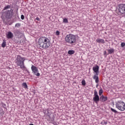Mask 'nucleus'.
Returning a JSON list of instances; mask_svg holds the SVG:
<instances>
[{"instance_id": "obj_13", "label": "nucleus", "mask_w": 125, "mask_h": 125, "mask_svg": "<svg viewBox=\"0 0 125 125\" xmlns=\"http://www.w3.org/2000/svg\"><path fill=\"white\" fill-rule=\"evenodd\" d=\"M96 42L99 43H105V41L103 39H98L96 40Z\"/></svg>"}, {"instance_id": "obj_10", "label": "nucleus", "mask_w": 125, "mask_h": 125, "mask_svg": "<svg viewBox=\"0 0 125 125\" xmlns=\"http://www.w3.org/2000/svg\"><path fill=\"white\" fill-rule=\"evenodd\" d=\"M93 80H95V83H99V77L98 76L95 75L93 77Z\"/></svg>"}, {"instance_id": "obj_5", "label": "nucleus", "mask_w": 125, "mask_h": 125, "mask_svg": "<svg viewBox=\"0 0 125 125\" xmlns=\"http://www.w3.org/2000/svg\"><path fill=\"white\" fill-rule=\"evenodd\" d=\"M116 108L120 110V111H125V103L122 101H118L115 102Z\"/></svg>"}, {"instance_id": "obj_16", "label": "nucleus", "mask_w": 125, "mask_h": 125, "mask_svg": "<svg viewBox=\"0 0 125 125\" xmlns=\"http://www.w3.org/2000/svg\"><path fill=\"white\" fill-rule=\"evenodd\" d=\"M108 52L109 54H112V53H113L114 52V49H108Z\"/></svg>"}, {"instance_id": "obj_25", "label": "nucleus", "mask_w": 125, "mask_h": 125, "mask_svg": "<svg viewBox=\"0 0 125 125\" xmlns=\"http://www.w3.org/2000/svg\"><path fill=\"white\" fill-rule=\"evenodd\" d=\"M121 47H124L125 46V42H122L121 44Z\"/></svg>"}, {"instance_id": "obj_23", "label": "nucleus", "mask_w": 125, "mask_h": 125, "mask_svg": "<svg viewBox=\"0 0 125 125\" xmlns=\"http://www.w3.org/2000/svg\"><path fill=\"white\" fill-rule=\"evenodd\" d=\"M81 83H82V85H85V81L84 80H82Z\"/></svg>"}, {"instance_id": "obj_20", "label": "nucleus", "mask_w": 125, "mask_h": 125, "mask_svg": "<svg viewBox=\"0 0 125 125\" xmlns=\"http://www.w3.org/2000/svg\"><path fill=\"white\" fill-rule=\"evenodd\" d=\"M103 93V90H102V89H100L99 92V95L101 96L102 95Z\"/></svg>"}, {"instance_id": "obj_1", "label": "nucleus", "mask_w": 125, "mask_h": 125, "mask_svg": "<svg viewBox=\"0 0 125 125\" xmlns=\"http://www.w3.org/2000/svg\"><path fill=\"white\" fill-rule=\"evenodd\" d=\"M38 43L41 48L46 49L50 46V41L49 39L45 37H41L39 38Z\"/></svg>"}, {"instance_id": "obj_22", "label": "nucleus", "mask_w": 125, "mask_h": 125, "mask_svg": "<svg viewBox=\"0 0 125 125\" xmlns=\"http://www.w3.org/2000/svg\"><path fill=\"white\" fill-rule=\"evenodd\" d=\"M63 23H68V19L64 18L63 19Z\"/></svg>"}, {"instance_id": "obj_18", "label": "nucleus", "mask_w": 125, "mask_h": 125, "mask_svg": "<svg viewBox=\"0 0 125 125\" xmlns=\"http://www.w3.org/2000/svg\"><path fill=\"white\" fill-rule=\"evenodd\" d=\"M11 6L9 5H7L6 6H5L3 8V10H6V9H9V8H10Z\"/></svg>"}, {"instance_id": "obj_27", "label": "nucleus", "mask_w": 125, "mask_h": 125, "mask_svg": "<svg viewBox=\"0 0 125 125\" xmlns=\"http://www.w3.org/2000/svg\"><path fill=\"white\" fill-rule=\"evenodd\" d=\"M21 20H24V19H25V17L24 16V15H21Z\"/></svg>"}, {"instance_id": "obj_9", "label": "nucleus", "mask_w": 125, "mask_h": 125, "mask_svg": "<svg viewBox=\"0 0 125 125\" xmlns=\"http://www.w3.org/2000/svg\"><path fill=\"white\" fill-rule=\"evenodd\" d=\"M93 71H94V72L96 73V75H98V73L99 71V66L98 65L94 66L93 67Z\"/></svg>"}, {"instance_id": "obj_3", "label": "nucleus", "mask_w": 125, "mask_h": 125, "mask_svg": "<svg viewBox=\"0 0 125 125\" xmlns=\"http://www.w3.org/2000/svg\"><path fill=\"white\" fill-rule=\"evenodd\" d=\"M25 58L22 57L21 56L18 55L15 60V62L16 63L17 66H19L23 70V71L26 70V66H25Z\"/></svg>"}, {"instance_id": "obj_24", "label": "nucleus", "mask_w": 125, "mask_h": 125, "mask_svg": "<svg viewBox=\"0 0 125 125\" xmlns=\"http://www.w3.org/2000/svg\"><path fill=\"white\" fill-rule=\"evenodd\" d=\"M15 27H17V28H19L20 27V23H17L15 24Z\"/></svg>"}, {"instance_id": "obj_15", "label": "nucleus", "mask_w": 125, "mask_h": 125, "mask_svg": "<svg viewBox=\"0 0 125 125\" xmlns=\"http://www.w3.org/2000/svg\"><path fill=\"white\" fill-rule=\"evenodd\" d=\"M22 86H23L24 88H28V85H27V83H22Z\"/></svg>"}, {"instance_id": "obj_12", "label": "nucleus", "mask_w": 125, "mask_h": 125, "mask_svg": "<svg viewBox=\"0 0 125 125\" xmlns=\"http://www.w3.org/2000/svg\"><path fill=\"white\" fill-rule=\"evenodd\" d=\"M93 100L95 103H97L99 101V96H95L93 98Z\"/></svg>"}, {"instance_id": "obj_28", "label": "nucleus", "mask_w": 125, "mask_h": 125, "mask_svg": "<svg viewBox=\"0 0 125 125\" xmlns=\"http://www.w3.org/2000/svg\"><path fill=\"white\" fill-rule=\"evenodd\" d=\"M36 20H37V21H40V18H36Z\"/></svg>"}, {"instance_id": "obj_31", "label": "nucleus", "mask_w": 125, "mask_h": 125, "mask_svg": "<svg viewBox=\"0 0 125 125\" xmlns=\"http://www.w3.org/2000/svg\"><path fill=\"white\" fill-rule=\"evenodd\" d=\"M104 54H106V51L104 52Z\"/></svg>"}, {"instance_id": "obj_21", "label": "nucleus", "mask_w": 125, "mask_h": 125, "mask_svg": "<svg viewBox=\"0 0 125 125\" xmlns=\"http://www.w3.org/2000/svg\"><path fill=\"white\" fill-rule=\"evenodd\" d=\"M94 96H98V93H97V91H96V90L94 91Z\"/></svg>"}, {"instance_id": "obj_11", "label": "nucleus", "mask_w": 125, "mask_h": 125, "mask_svg": "<svg viewBox=\"0 0 125 125\" xmlns=\"http://www.w3.org/2000/svg\"><path fill=\"white\" fill-rule=\"evenodd\" d=\"M6 37L7 39H12V38H13V34L12 32H8V35H6Z\"/></svg>"}, {"instance_id": "obj_14", "label": "nucleus", "mask_w": 125, "mask_h": 125, "mask_svg": "<svg viewBox=\"0 0 125 125\" xmlns=\"http://www.w3.org/2000/svg\"><path fill=\"white\" fill-rule=\"evenodd\" d=\"M75 53V51L73 50H69L68 51V54H69L70 55H73Z\"/></svg>"}, {"instance_id": "obj_29", "label": "nucleus", "mask_w": 125, "mask_h": 125, "mask_svg": "<svg viewBox=\"0 0 125 125\" xmlns=\"http://www.w3.org/2000/svg\"><path fill=\"white\" fill-rule=\"evenodd\" d=\"M107 124H108V123H107V122H104V125H107Z\"/></svg>"}, {"instance_id": "obj_30", "label": "nucleus", "mask_w": 125, "mask_h": 125, "mask_svg": "<svg viewBox=\"0 0 125 125\" xmlns=\"http://www.w3.org/2000/svg\"><path fill=\"white\" fill-rule=\"evenodd\" d=\"M29 125H34V124H29Z\"/></svg>"}, {"instance_id": "obj_33", "label": "nucleus", "mask_w": 125, "mask_h": 125, "mask_svg": "<svg viewBox=\"0 0 125 125\" xmlns=\"http://www.w3.org/2000/svg\"><path fill=\"white\" fill-rule=\"evenodd\" d=\"M1 109V108H0V109Z\"/></svg>"}, {"instance_id": "obj_4", "label": "nucleus", "mask_w": 125, "mask_h": 125, "mask_svg": "<svg viewBox=\"0 0 125 125\" xmlns=\"http://www.w3.org/2000/svg\"><path fill=\"white\" fill-rule=\"evenodd\" d=\"M65 42L71 45H75L77 43V37L72 34H68L65 38Z\"/></svg>"}, {"instance_id": "obj_7", "label": "nucleus", "mask_w": 125, "mask_h": 125, "mask_svg": "<svg viewBox=\"0 0 125 125\" xmlns=\"http://www.w3.org/2000/svg\"><path fill=\"white\" fill-rule=\"evenodd\" d=\"M31 70L33 73H34V74H35V75L37 76V77H40L41 74H40V73H39V69H38V67L34 65H32L31 66Z\"/></svg>"}, {"instance_id": "obj_2", "label": "nucleus", "mask_w": 125, "mask_h": 125, "mask_svg": "<svg viewBox=\"0 0 125 125\" xmlns=\"http://www.w3.org/2000/svg\"><path fill=\"white\" fill-rule=\"evenodd\" d=\"M0 18L3 22H5V20H9L11 19L13 16V10L11 9L6 11H3L0 13Z\"/></svg>"}, {"instance_id": "obj_19", "label": "nucleus", "mask_w": 125, "mask_h": 125, "mask_svg": "<svg viewBox=\"0 0 125 125\" xmlns=\"http://www.w3.org/2000/svg\"><path fill=\"white\" fill-rule=\"evenodd\" d=\"M110 109L112 112H113V113H115V114H118V111L115 109H114L113 108H111Z\"/></svg>"}, {"instance_id": "obj_8", "label": "nucleus", "mask_w": 125, "mask_h": 125, "mask_svg": "<svg viewBox=\"0 0 125 125\" xmlns=\"http://www.w3.org/2000/svg\"><path fill=\"white\" fill-rule=\"evenodd\" d=\"M100 101H101V102H105V101H107V100H108V97H107V96H104L103 95H102L100 97Z\"/></svg>"}, {"instance_id": "obj_32", "label": "nucleus", "mask_w": 125, "mask_h": 125, "mask_svg": "<svg viewBox=\"0 0 125 125\" xmlns=\"http://www.w3.org/2000/svg\"><path fill=\"white\" fill-rule=\"evenodd\" d=\"M97 86H98V85H97Z\"/></svg>"}, {"instance_id": "obj_17", "label": "nucleus", "mask_w": 125, "mask_h": 125, "mask_svg": "<svg viewBox=\"0 0 125 125\" xmlns=\"http://www.w3.org/2000/svg\"><path fill=\"white\" fill-rule=\"evenodd\" d=\"M2 47H5L6 46V42L5 41H3V42L1 44Z\"/></svg>"}, {"instance_id": "obj_26", "label": "nucleus", "mask_w": 125, "mask_h": 125, "mask_svg": "<svg viewBox=\"0 0 125 125\" xmlns=\"http://www.w3.org/2000/svg\"><path fill=\"white\" fill-rule=\"evenodd\" d=\"M56 36H59V35H60V32L59 31H57L56 32Z\"/></svg>"}, {"instance_id": "obj_6", "label": "nucleus", "mask_w": 125, "mask_h": 125, "mask_svg": "<svg viewBox=\"0 0 125 125\" xmlns=\"http://www.w3.org/2000/svg\"><path fill=\"white\" fill-rule=\"evenodd\" d=\"M118 12L120 14H125V4L118 5Z\"/></svg>"}]
</instances>
